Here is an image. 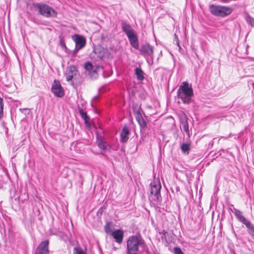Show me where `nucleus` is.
Returning <instances> with one entry per match:
<instances>
[{
    "mask_svg": "<svg viewBox=\"0 0 254 254\" xmlns=\"http://www.w3.org/2000/svg\"><path fill=\"white\" fill-rule=\"evenodd\" d=\"M249 233L254 237V226L252 224L248 228Z\"/></svg>",
    "mask_w": 254,
    "mask_h": 254,
    "instance_id": "nucleus-29",
    "label": "nucleus"
},
{
    "mask_svg": "<svg viewBox=\"0 0 254 254\" xmlns=\"http://www.w3.org/2000/svg\"><path fill=\"white\" fill-rule=\"evenodd\" d=\"M3 99L0 97V120L1 119L3 116Z\"/></svg>",
    "mask_w": 254,
    "mask_h": 254,
    "instance_id": "nucleus-25",
    "label": "nucleus"
},
{
    "mask_svg": "<svg viewBox=\"0 0 254 254\" xmlns=\"http://www.w3.org/2000/svg\"><path fill=\"white\" fill-rule=\"evenodd\" d=\"M48 245V240L42 242L37 248V254H49Z\"/></svg>",
    "mask_w": 254,
    "mask_h": 254,
    "instance_id": "nucleus-9",
    "label": "nucleus"
},
{
    "mask_svg": "<svg viewBox=\"0 0 254 254\" xmlns=\"http://www.w3.org/2000/svg\"><path fill=\"white\" fill-rule=\"evenodd\" d=\"M182 125L184 131L188 134V136H190L189 130V124L187 118H186L185 121L182 123Z\"/></svg>",
    "mask_w": 254,
    "mask_h": 254,
    "instance_id": "nucleus-20",
    "label": "nucleus"
},
{
    "mask_svg": "<svg viewBox=\"0 0 254 254\" xmlns=\"http://www.w3.org/2000/svg\"><path fill=\"white\" fill-rule=\"evenodd\" d=\"M111 235L118 244H121L122 243L124 238V232L122 230L117 229L113 231Z\"/></svg>",
    "mask_w": 254,
    "mask_h": 254,
    "instance_id": "nucleus-8",
    "label": "nucleus"
},
{
    "mask_svg": "<svg viewBox=\"0 0 254 254\" xmlns=\"http://www.w3.org/2000/svg\"><path fill=\"white\" fill-rule=\"evenodd\" d=\"M162 233L164 235H165L166 233H167L166 231H165V230H163L162 232Z\"/></svg>",
    "mask_w": 254,
    "mask_h": 254,
    "instance_id": "nucleus-32",
    "label": "nucleus"
},
{
    "mask_svg": "<svg viewBox=\"0 0 254 254\" xmlns=\"http://www.w3.org/2000/svg\"><path fill=\"white\" fill-rule=\"evenodd\" d=\"M127 243L128 254H136L139 246H143L144 242L140 236H132L129 237Z\"/></svg>",
    "mask_w": 254,
    "mask_h": 254,
    "instance_id": "nucleus-2",
    "label": "nucleus"
},
{
    "mask_svg": "<svg viewBox=\"0 0 254 254\" xmlns=\"http://www.w3.org/2000/svg\"><path fill=\"white\" fill-rule=\"evenodd\" d=\"M35 6L39 14L47 18L57 17L58 12L52 7L43 3H37Z\"/></svg>",
    "mask_w": 254,
    "mask_h": 254,
    "instance_id": "nucleus-3",
    "label": "nucleus"
},
{
    "mask_svg": "<svg viewBox=\"0 0 254 254\" xmlns=\"http://www.w3.org/2000/svg\"><path fill=\"white\" fill-rule=\"evenodd\" d=\"M237 218L239 220H241L242 217H244V216L242 215V212L236 209L235 212H234Z\"/></svg>",
    "mask_w": 254,
    "mask_h": 254,
    "instance_id": "nucleus-28",
    "label": "nucleus"
},
{
    "mask_svg": "<svg viewBox=\"0 0 254 254\" xmlns=\"http://www.w3.org/2000/svg\"><path fill=\"white\" fill-rule=\"evenodd\" d=\"M79 113L81 117L84 120L85 124H87L90 120L89 117L87 116L86 113L84 112L82 110L79 111Z\"/></svg>",
    "mask_w": 254,
    "mask_h": 254,
    "instance_id": "nucleus-22",
    "label": "nucleus"
},
{
    "mask_svg": "<svg viewBox=\"0 0 254 254\" xmlns=\"http://www.w3.org/2000/svg\"><path fill=\"white\" fill-rule=\"evenodd\" d=\"M193 95L191 87L189 86L188 82H183L177 91L178 98H180L184 104H189L191 101Z\"/></svg>",
    "mask_w": 254,
    "mask_h": 254,
    "instance_id": "nucleus-1",
    "label": "nucleus"
},
{
    "mask_svg": "<svg viewBox=\"0 0 254 254\" xmlns=\"http://www.w3.org/2000/svg\"><path fill=\"white\" fill-rule=\"evenodd\" d=\"M52 92L58 97H62L64 95V91L59 81L55 80L51 88Z\"/></svg>",
    "mask_w": 254,
    "mask_h": 254,
    "instance_id": "nucleus-5",
    "label": "nucleus"
},
{
    "mask_svg": "<svg viewBox=\"0 0 254 254\" xmlns=\"http://www.w3.org/2000/svg\"><path fill=\"white\" fill-rule=\"evenodd\" d=\"M134 113L135 114V119L140 125V127H145L146 126V123L141 115L140 109H138L136 110H134Z\"/></svg>",
    "mask_w": 254,
    "mask_h": 254,
    "instance_id": "nucleus-11",
    "label": "nucleus"
},
{
    "mask_svg": "<svg viewBox=\"0 0 254 254\" xmlns=\"http://www.w3.org/2000/svg\"><path fill=\"white\" fill-rule=\"evenodd\" d=\"M98 146L103 151L106 149V143L103 141L101 136L98 138Z\"/></svg>",
    "mask_w": 254,
    "mask_h": 254,
    "instance_id": "nucleus-19",
    "label": "nucleus"
},
{
    "mask_svg": "<svg viewBox=\"0 0 254 254\" xmlns=\"http://www.w3.org/2000/svg\"><path fill=\"white\" fill-rule=\"evenodd\" d=\"M174 254H184L181 248L176 247L174 248Z\"/></svg>",
    "mask_w": 254,
    "mask_h": 254,
    "instance_id": "nucleus-30",
    "label": "nucleus"
},
{
    "mask_svg": "<svg viewBox=\"0 0 254 254\" xmlns=\"http://www.w3.org/2000/svg\"><path fill=\"white\" fill-rule=\"evenodd\" d=\"M130 45L135 49H138L139 43L135 33L127 36Z\"/></svg>",
    "mask_w": 254,
    "mask_h": 254,
    "instance_id": "nucleus-14",
    "label": "nucleus"
},
{
    "mask_svg": "<svg viewBox=\"0 0 254 254\" xmlns=\"http://www.w3.org/2000/svg\"><path fill=\"white\" fill-rule=\"evenodd\" d=\"M84 67L89 74L92 72H96L98 69V67L94 66L90 63L87 62L85 64Z\"/></svg>",
    "mask_w": 254,
    "mask_h": 254,
    "instance_id": "nucleus-17",
    "label": "nucleus"
},
{
    "mask_svg": "<svg viewBox=\"0 0 254 254\" xmlns=\"http://www.w3.org/2000/svg\"><path fill=\"white\" fill-rule=\"evenodd\" d=\"M121 27L123 31L127 36L135 33V31L129 24L123 22L121 24Z\"/></svg>",
    "mask_w": 254,
    "mask_h": 254,
    "instance_id": "nucleus-15",
    "label": "nucleus"
},
{
    "mask_svg": "<svg viewBox=\"0 0 254 254\" xmlns=\"http://www.w3.org/2000/svg\"><path fill=\"white\" fill-rule=\"evenodd\" d=\"M73 254H86V252L81 247H76L73 248Z\"/></svg>",
    "mask_w": 254,
    "mask_h": 254,
    "instance_id": "nucleus-21",
    "label": "nucleus"
},
{
    "mask_svg": "<svg viewBox=\"0 0 254 254\" xmlns=\"http://www.w3.org/2000/svg\"><path fill=\"white\" fill-rule=\"evenodd\" d=\"M129 130L127 127H124L121 133V140L126 142L128 138Z\"/></svg>",
    "mask_w": 254,
    "mask_h": 254,
    "instance_id": "nucleus-16",
    "label": "nucleus"
},
{
    "mask_svg": "<svg viewBox=\"0 0 254 254\" xmlns=\"http://www.w3.org/2000/svg\"><path fill=\"white\" fill-rule=\"evenodd\" d=\"M241 222H242L243 224H244L247 228L250 227L251 225V223L248 221L244 216L242 217V219L240 220Z\"/></svg>",
    "mask_w": 254,
    "mask_h": 254,
    "instance_id": "nucleus-26",
    "label": "nucleus"
},
{
    "mask_svg": "<svg viewBox=\"0 0 254 254\" xmlns=\"http://www.w3.org/2000/svg\"><path fill=\"white\" fill-rule=\"evenodd\" d=\"M151 194L154 195L159 200L161 197L160 189L161 186L160 182H153L151 183Z\"/></svg>",
    "mask_w": 254,
    "mask_h": 254,
    "instance_id": "nucleus-6",
    "label": "nucleus"
},
{
    "mask_svg": "<svg viewBox=\"0 0 254 254\" xmlns=\"http://www.w3.org/2000/svg\"><path fill=\"white\" fill-rule=\"evenodd\" d=\"M95 53L100 59H103L104 58L108 56L109 52L107 49H104L101 47H98L95 49Z\"/></svg>",
    "mask_w": 254,
    "mask_h": 254,
    "instance_id": "nucleus-13",
    "label": "nucleus"
},
{
    "mask_svg": "<svg viewBox=\"0 0 254 254\" xmlns=\"http://www.w3.org/2000/svg\"><path fill=\"white\" fill-rule=\"evenodd\" d=\"M181 149L184 153L188 152L190 149V144H183L181 146Z\"/></svg>",
    "mask_w": 254,
    "mask_h": 254,
    "instance_id": "nucleus-27",
    "label": "nucleus"
},
{
    "mask_svg": "<svg viewBox=\"0 0 254 254\" xmlns=\"http://www.w3.org/2000/svg\"><path fill=\"white\" fill-rule=\"evenodd\" d=\"M77 72L78 71L75 66H69L67 69L65 73L66 80L68 81L71 80L73 77L77 74Z\"/></svg>",
    "mask_w": 254,
    "mask_h": 254,
    "instance_id": "nucleus-10",
    "label": "nucleus"
},
{
    "mask_svg": "<svg viewBox=\"0 0 254 254\" xmlns=\"http://www.w3.org/2000/svg\"><path fill=\"white\" fill-rule=\"evenodd\" d=\"M135 73L138 80H143L144 79V72L141 68L136 67L135 69Z\"/></svg>",
    "mask_w": 254,
    "mask_h": 254,
    "instance_id": "nucleus-18",
    "label": "nucleus"
},
{
    "mask_svg": "<svg viewBox=\"0 0 254 254\" xmlns=\"http://www.w3.org/2000/svg\"><path fill=\"white\" fill-rule=\"evenodd\" d=\"M104 231L108 235H111V233L113 232L111 230V223L108 222L106 225L104 226Z\"/></svg>",
    "mask_w": 254,
    "mask_h": 254,
    "instance_id": "nucleus-23",
    "label": "nucleus"
},
{
    "mask_svg": "<svg viewBox=\"0 0 254 254\" xmlns=\"http://www.w3.org/2000/svg\"><path fill=\"white\" fill-rule=\"evenodd\" d=\"M140 52L144 55L150 56L153 55V48L149 44H145L141 46Z\"/></svg>",
    "mask_w": 254,
    "mask_h": 254,
    "instance_id": "nucleus-12",
    "label": "nucleus"
},
{
    "mask_svg": "<svg viewBox=\"0 0 254 254\" xmlns=\"http://www.w3.org/2000/svg\"><path fill=\"white\" fill-rule=\"evenodd\" d=\"M174 37H175V41L176 42L177 46L179 47V48H180L179 40V38H178L177 35L176 34H174Z\"/></svg>",
    "mask_w": 254,
    "mask_h": 254,
    "instance_id": "nucleus-31",
    "label": "nucleus"
},
{
    "mask_svg": "<svg viewBox=\"0 0 254 254\" xmlns=\"http://www.w3.org/2000/svg\"><path fill=\"white\" fill-rule=\"evenodd\" d=\"M253 87H254V83H253Z\"/></svg>",
    "mask_w": 254,
    "mask_h": 254,
    "instance_id": "nucleus-33",
    "label": "nucleus"
},
{
    "mask_svg": "<svg viewBox=\"0 0 254 254\" xmlns=\"http://www.w3.org/2000/svg\"><path fill=\"white\" fill-rule=\"evenodd\" d=\"M211 13L215 16L224 17L232 12L231 8L217 5H211L209 6Z\"/></svg>",
    "mask_w": 254,
    "mask_h": 254,
    "instance_id": "nucleus-4",
    "label": "nucleus"
},
{
    "mask_svg": "<svg viewBox=\"0 0 254 254\" xmlns=\"http://www.w3.org/2000/svg\"><path fill=\"white\" fill-rule=\"evenodd\" d=\"M246 20L247 22L251 26L254 27V18L248 15L246 17Z\"/></svg>",
    "mask_w": 254,
    "mask_h": 254,
    "instance_id": "nucleus-24",
    "label": "nucleus"
},
{
    "mask_svg": "<svg viewBox=\"0 0 254 254\" xmlns=\"http://www.w3.org/2000/svg\"><path fill=\"white\" fill-rule=\"evenodd\" d=\"M76 45L75 50L78 51L83 48L86 43V40L83 36L75 35L74 38Z\"/></svg>",
    "mask_w": 254,
    "mask_h": 254,
    "instance_id": "nucleus-7",
    "label": "nucleus"
}]
</instances>
